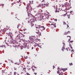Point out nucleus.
I'll list each match as a JSON object with an SVG mask.
<instances>
[{"label": "nucleus", "instance_id": "1", "mask_svg": "<svg viewBox=\"0 0 75 75\" xmlns=\"http://www.w3.org/2000/svg\"><path fill=\"white\" fill-rule=\"evenodd\" d=\"M66 70H67V68L62 69H59L58 71H57V74H61V75H63V72L66 71Z\"/></svg>", "mask_w": 75, "mask_h": 75}, {"label": "nucleus", "instance_id": "2", "mask_svg": "<svg viewBox=\"0 0 75 75\" xmlns=\"http://www.w3.org/2000/svg\"><path fill=\"white\" fill-rule=\"evenodd\" d=\"M29 39L30 40V41L31 42V43L33 42L34 41H36V40H38V41H40V40L38 39V38L35 37V38H32L31 37H29Z\"/></svg>", "mask_w": 75, "mask_h": 75}, {"label": "nucleus", "instance_id": "3", "mask_svg": "<svg viewBox=\"0 0 75 75\" xmlns=\"http://www.w3.org/2000/svg\"><path fill=\"white\" fill-rule=\"evenodd\" d=\"M41 2H43V5L45 6L46 7H48L49 6V3L48 2L45 1L44 0H40Z\"/></svg>", "mask_w": 75, "mask_h": 75}, {"label": "nucleus", "instance_id": "4", "mask_svg": "<svg viewBox=\"0 0 75 75\" xmlns=\"http://www.w3.org/2000/svg\"><path fill=\"white\" fill-rule=\"evenodd\" d=\"M26 8L27 9L26 11L28 13V16H29V14H30V13H31L30 10H32L33 9L32 8V7H29L28 6V5H27V7H26Z\"/></svg>", "mask_w": 75, "mask_h": 75}, {"label": "nucleus", "instance_id": "5", "mask_svg": "<svg viewBox=\"0 0 75 75\" xmlns=\"http://www.w3.org/2000/svg\"><path fill=\"white\" fill-rule=\"evenodd\" d=\"M24 40H25V39H19L17 40L16 41L17 43H21L22 42H23V41H24Z\"/></svg>", "mask_w": 75, "mask_h": 75}, {"label": "nucleus", "instance_id": "6", "mask_svg": "<svg viewBox=\"0 0 75 75\" xmlns=\"http://www.w3.org/2000/svg\"><path fill=\"white\" fill-rule=\"evenodd\" d=\"M38 40H36L35 41H34V43L35 44H36V45L38 46V47H41V46H40L39 45V44L38 43V41H37Z\"/></svg>", "mask_w": 75, "mask_h": 75}, {"label": "nucleus", "instance_id": "7", "mask_svg": "<svg viewBox=\"0 0 75 75\" xmlns=\"http://www.w3.org/2000/svg\"><path fill=\"white\" fill-rule=\"evenodd\" d=\"M40 18L43 20H45L46 19V16H40Z\"/></svg>", "mask_w": 75, "mask_h": 75}, {"label": "nucleus", "instance_id": "8", "mask_svg": "<svg viewBox=\"0 0 75 75\" xmlns=\"http://www.w3.org/2000/svg\"><path fill=\"white\" fill-rule=\"evenodd\" d=\"M21 70L23 71L22 72L21 74H25L26 73V71H25V68H23Z\"/></svg>", "mask_w": 75, "mask_h": 75}, {"label": "nucleus", "instance_id": "9", "mask_svg": "<svg viewBox=\"0 0 75 75\" xmlns=\"http://www.w3.org/2000/svg\"><path fill=\"white\" fill-rule=\"evenodd\" d=\"M43 6H44V5H43V4H42V5L40 4L38 6H37L36 7L37 8H38L39 7H41L42 8H44V7H43Z\"/></svg>", "mask_w": 75, "mask_h": 75}, {"label": "nucleus", "instance_id": "10", "mask_svg": "<svg viewBox=\"0 0 75 75\" xmlns=\"http://www.w3.org/2000/svg\"><path fill=\"white\" fill-rule=\"evenodd\" d=\"M53 25L52 27H53V28H54V27H56V23H52L51 25Z\"/></svg>", "mask_w": 75, "mask_h": 75}, {"label": "nucleus", "instance_id": "11", "mask_svg": "<svg viewBox=\"0 0 75 75\" xmlns=\"http://www.w3.org/2000/svg\"><path fill=\"white\" fill-rule=\"evenodd\" d=\"M17 28H18V29H20V28H21V25H20V24H19L18 25Z\"/></svg>", "mask_w": 75, "mask_h": 75}, {"label": "nucleus", "instance_id": "12", "mask_svg": "<svg viewBox=\"0 0 75 75\" xmlns=\"http://www.w3.org/2000/svg\"><path fill=\"white\" fill-rule=\"evenodd\" d=\"M66 4H65L64 5H63L62 6V7H63V8H64V10H66L67 9V7L66 6Z\"/></svg>", "mask_w": 75, "mask_h": 75}, {"label": "nucleus", "instance_id": "13", "mask_svg": "<svg viewBox=\"0 0 75 75\" xmlns=\"http://www.w3.org/2000/svg\"><path fill=\"white\" fill-rule=\"evenodd\" d=\"M67 13H67V10L63 11L62 12V14H67Z\"/></svg>", "mask_w": 75, "mask_h": 75}, {"label": "nucleus", "instance_id": "14", "mask_svg": "<svg viewBox=\"0 0 75 75\" xmlns=\"http://www.w3.org/2000/svg\"><path fill=\"white\" fill-rule=\"evenodd\" d=\"M66 7H71V4H67V5H66Z\"/></svg>", "mask_w": 75, "mask_h": 75}, {"label": "nucleus", "instance_id": "15", "mask_svg": "<svg viewBox=\"0 0 75 75\" xmlns=\"http://www.w3.org/2000/svg\"><path fill=\"white\" fill-rule=\"evenodd\" d=\"M41 29H42V30H45V28L44 27V26H43L41 27Z\"/></svg>", "mask_w": 75, "mask_h": 75}, {"label": "nucleus", "instance_id": "16", "mask_svg": "<svg viewBox=\"0 0 75 75\" xmlns=\"http://www.w3.org/2000/svg\"><path fill=\"white\" fill-rule=\"evenodd\" d=\"M21 37H22V36H20V34L17 35L16 36L17 38H21Z\"/></svg>", "mask_w": 75, "mask_h": 75}, {"label": "nucleus", "instance_id": "17", "mask_svg": "<svg viewBox=\"0 0 75 75\" xmlns=\"http://www.w3.org/2000/svg\"><path fill=\"white\" fill-rule=\"evenodd\" d=\"M23 48H26L27 47V44H24L23 45Z\"/></svg>", "mask_w": 75, "mask_h": 75}, {"label": "nucleus", "instance_id": "18", "mask_svg": "<svg viewBox=\"0 0 75 75\" xmlns=\"http://www.w3.org/2000/svg\"><path fill=\"white\" fill-rule=\"evenodd\" d=\"M36 33H38L39 34V36H40V35H41V33L40 32H36Z\"/></svg>", "mask_w": 75, "mask_h": 75}, {"label": "nucleus", "instance_id": "19", "mask_svg": "<svg viewBox=\"0 0 75 75\" xmlns=\"http://www.w3.org/2000/svg\"><path fill=\"white\" fill-rule=\"evenodd\" d=\"M66 33V34H69V33H70V32L69 31H68V32L65 31V33Z\"/></svg>", "mask_w": 75, "mask_h": 75}, {"label": "nucleus", "instance_id": "20", "mask_svg": "<svg viewBox=\"0 0 75 75\" xmlns=\"http://www.w3.org/2000/svg\"><path fill=\"white\" fill-rule=\"evenodd\" d=\"M70 15L69 14V15H67V18H70Z\"/></svg>", "mask_w": 75, "mask_h": 75}, {"label": "nucleus", "instance_id": "21", "mask_svg": "<svg viewBox=\"0 0 75 75\" xmlns=\"http://www.w3.org/2000/svg\"><path fill=\"white\" fill-rule=\"evenodd\" d=\"M14 75H19L18 73H16V72H14Z\"/></svg>", "mask_w": 75, "mask_h": 75}, {"label": "nucleus", "instance_id": "22", "mask_svg": "<svg viewBox=\"0 0 75 75\" xmlns=\"http://www.w3.org/2000/svg\"><path fill=\"white\" fill-rule=\"evenodd\" d=\"M31 27H32L33 26H34V24L32 23H31Z\"/></svg>", "mask_w": 75, "mask_h": 75}, {"label": "nucleus", "instance_id": "23", "mask_svg": "<svg viewBox=\"0 0 75 75\" xmlns=\"http://www.w3.org/2000/svg\"><path fill=\"white\" fill-rule=\"evenodd\" d=\"M65 49V47L64 46H63V47L62 48V50L63 51H64V50Z\"/></svg>", "mask_w": 75, "mask_h": 75}, {"label": "nucleus", "instance_id": "24", "mask_svg": "<svg viewBox=\"0 0 75 75\" xmlns=\"http://www.w3.org/2000/svg\"><path fill=\"white\" fill-rule=\"evenodd\" d=\"M29 3H30L31 4H33V1H32L31 2L30 1H29Z\"/></svg>", "mask_w": 75, "mask_h": 75}, {"label": "nucleus", "instance_id": "25", "mask_svg": "<svg viewBox=\"0 0 75 75\" xmlns=\"http://www.w3.org/2000/svg\"><path fill=\"white\" fill-rule=\"evenodd\" d=\"M59 10H57V9L56 10V11H55L56 13H57V12L59 13Z\"/></svg>", "mask_w": 75, "mask_h": 75}, {"label": "nucleus", "instance_id": "26", "mask_svg": "<svg viewBox=\"0 0 75 75\" xmlns=\"http://www.w3.org/2000/svg\"><path fill=\"white\" fill-rule=\"evenodd\" d=\"M0 47H2V48H3V47H5V45H2L1 46H0Z\"/></svg>", "mask_w": 75, "mask_h": 75}, {"label": "nucleus", "instance_id": "27", "mask_svg": "<svg viewBox=\"0 0 75 75\" xmlns=\"http://www.w3.org/2000/svg\"><path fill=\"white\" fill-rule=\"evenodd\" d=\"M32 70L34 71V72H36V71H37V70L35 69H33Z\"/></svg>", "mask_w": 75, "mask_h": 75}, {"label": "nucleus", "instance_id": "28", "mask_svg": "<svg viewBox=\"0 0 75 75\" xmlns=\"http://www.w3.org/2000/svg\"><path fill=\"white\" fill-rule=\"evenodd\" d=\"M70 44H72V42H74L73 41H70Z\"/></svg>", "mask_w": 75, "mask_h": 75}, {"label": "nucleus", "instance_id": "29", "mask_svg": "<svg viewBox=\"0 0 75 75\" xmlns=\"http://www.w3.org/2000/svg\"><path fill=\"white\" fill-rule=\"evenodd\" d=\"M31 21L32 22H35V20H33V19H31Z\"/></svg>", "mask_w": 75, "mask_h": 75}, {"label": "nucleus", "instance_id": "30", "mask_svg": "<svg viewBox=\"0 0 75 75\" xmlns=\"http://www.w3.org/2000/svg\"><path fill=\"white\" fill-rule=\"evenodd\" d=\"M24 58L25 59H27L28 57H27V56H24Z\"/></svg>", "mask_w": 75, "mask_h": 75}, {"label": "nucleus", "instance_id": "31", "mask_svg": "<svg viewBox=\"0 0 75 75\" xmlns=\"http://www.w3.org/2000/svg\"><path fill=\"white\" fill-rule=\"evenodd\" d=\"M38 28H41V25H38Z\"/></svg>", "mask_w": 75, "mask_h": 75}, {"label": "nucleus", "instance_id": "32", "mask_svg": "<svg viewBox=\"0 0 75 75\" xmlns=\"http://www.w3.org/2000/svg\"><path fill=\"white\" fill-rule=\"evenodd\" d=\"M69 65H70V66H71V65H73V64H72V63H71L69 64Z\"/></svg>", "mask_w": 75, "mask_h": 75}, {"label": "nucleus", "instance_id": "33", "mask_svg": "<svg viewBox=\"0 0 75 75\" xmlns=\"http://www.w3.org/2000/svg\"><path fill=\"white\" fill-rule=\"evenodd\" d=\"M63 23H64V25H67V23H66V22H63Z\"/></svg>", "mask_w": 75, "mask_h": 75}, {"label": "nucleus", "instance_id": "34", "mask_svg": "<svg viewBox=\"0 0 75 75\" xmlns=\"http://www.w3.org/2000/svg\"><path fill=\"white\" fill-rule=\"evenodd\" d=\"M39 11H39V12H42V10H41V9H40Z\"/></svg>", "mask_w": 75, "mask_h": 75}, {"label": "nucleus", "instance_id": "35", "mask_svg": "<svg viewBox=\"0 0 75 75\" xmlns=\"http://www.w3.org/2000/svg\"><path fill=\"white\" fill-rule=\"evenodd\" d=\"M67 14H64V15H63V16H66V15H67Z\"/></svg>", "mask_w": 75, "mask_h": 75}, {"label": "nucleus", "instance_id": "36", "mask_svg": "<svg viewBox=\"0 0 75 75\" xmlns=\"http://www.w3.org/2000/svg\"><path fill=\"white\" fill-rule=\"evenodd\" d=\"M70 47H71V49H72V46H71V44H70Z\"/></svg>", "mask_w": 75, "mask_h": 75}, {"label": "nucleus", "instance_id": "37", "mask_svg": "<svg viewBox=\"0 0 75 75\" xmlns=\"http://www.w3.org/2000/svg\"><path fill=\"white\" fill-rule=\"evenodd\" d=\"M14 70H17V68H16L15 67H14Z\"/></svg>", "mask_w": 75, "mask_h": 75}, {"label": "nucleus", "instance_id": "38", "mask_svg": "<svg viewBox=\"0 0 75 75\" xmlns=\"http://www.w3.org/2000/svg\"><path fill=\"white\" fill-rule=\"evenodd\" d=\"M10 37H11V38L12 39V38H13V37H12V36H11V35H10Z\"/></svg>", "mask_w": 75, "mask_h": 75}, {"label": "nucleus", "instance_id": "39", "mask_svg": "<svg viewBox=\"0 0 75 75\" xmlns=\"http://www.w3.org/2000/svg\"><path fill=\"white\" fill-rule=\"evenodd\" d=\"M67 28H69V25H67Z\"/></svg>", "mask_w": 75, "mask_h": 75}, {"label": "nucleus", "instance_id": "40", "mask_svg": "<svg viewBox=\"0 0 75 75\" xmlns=\"http://www.w3.org/2000/svg\"><path fill=\"white\" fill-rule=\"evenodd\" d=\"M2 75H6V74L4 73V74H2Z\"/></svg>", "mask_w": 75, "mask_h": 75}, {"label": "nucleus", "instance_id": "41", "mask_svg": "<svg viewBox=\"0 0 75 75\" xmlns=\"http://www.w3.org/2000/svg\"><path fill=\"white\" fill-rule=\"evenodd\" d=\"M37 31H38V32H37L38 33V32H40V31L39 30H37Z\"/></svg>", "mask_w": 75, "mask_h": 75}, {"label": "nucleus", "instance_id": "42", "mask_svg": "<svg viewBox=\"0 0 75 75\" xmlns=\"http://www.w3.org/2000/svg\"><path fill=\"white\" fill-rule=\"evenodd\" d=\"M70 37V39H71V36H67V37Z\"/></svg>", "mask_w": 75, "mask_h": 75}, {"label": "nucleus", "instance_id": "43", "mask_svg": "<svg viewBox=\"0 0 75 75\" xmlns=\"http://www.w3.org/2000/svg\"><path fill=\"white\" fill-rule=\"evenodd\" d=\"M27 29H23V30L24 31H25V30H26Z\"/></svg>", "mask_w": 75, "mask_h": 75}, {"label": "nucleus", "instance_id": "44", "mask_svg": "<svg viewBox=\"0 0 75 75\" xmlns=\"http://www.w3.org/2000/svg\"><path fill=\"white\" fill-rule=\"evenodd\" d=\"M37 73H34V74H35V75H37Z\"/></svg>", "mask_w": 75, "mask_h": 75}, {"label": "nucleus", "instance_id": "45", "mask_svg": "<svg viewBox=\"0 0 75 75\" xmlns=\"http://www.w3.org/2000/svg\"><path fill=\"white\" fill-rule=\"evenodd\" d=\"M53 69H54V68L55 67H54V66H53Z\"/></svg>", "mask_w": 75, "mask_h": 75}, {"label": "nucleus", "instance_id": "46", "mask_svg": "<svg viewBox=\"0 0 75 75\" xmlns=\"http://www.w3.org/2000/svg\"><path fill=\"white\" fill-rule=\"evenodd\" d=\"M2 7H3V6H4V4H2Z\"/></svg>", "mask_w": 75, "mask_h": 75}, {"label": "nucleus", "instance_id": "47", "mask_svg": "<svg viewBox=\"0 0 75 75\" xmlns=\"http://www.w3.org/2000/svg\"><path fill=\"white\" fill-rule=\"evenodd\" d=\"M8 62H9V61H11V60H8Z\"/></svg>", "mask_w": 75, "mask_h": 75}, {"label": "nucleus", "instance_id": "48", "mask_svg": "<svg viewBox=\"0 0 75 75\" xmlns=\"http://www.w3.org/2000/svg\"><path fill=\"white\" fill-rule=\"evenodd\" d=\"M18 3H21V2H20V1H18Z\"/></svg>", "mask_w": 75, "mask_h": 75}, {"label": "nucleus", "instance_id": "49", "mask_svg": "<svg viewBox=\"0 0 75 75\" xmlns=\"http://www.w3.org/2000/svg\"><path fill=\"white\" fill-rule=\"evenodd\" d=\"M13 4H14L13 3H12L11 4V5H12V6H13Z\"/></svg>", "mask_w": 75, "mask_h": 75}, {"label": "nucleus", "instance_id": "50", "mask_svg": "<svg viewBox=\"0 0 75 75\" xmlns=\"http://www.w3.org/2000/svg\"><path fill=\"white\" fill-rule=\"evenodd\" d=\"M74 50H71V52H74Z\"/></svg>", "mask_w": 75, "mask_h": 75}, {"label": "nucleus", "instance_id": "51", "mask_svg": "<svg viewBox=\"0 0 75 75\" xmlns=\"http://www.w3.org/2000/svg\"><path fill=\"white\" fill-rule=\"evenodd\" d=\"M36 28H38V26L36 27Z\"/></svg>", "mask_w": 75, "mask_h": 75}, {"label": "nucleus", "instance_id": "52", "mask_svg": "<svg viewBox=\"0 0 75 75\" xmlns=\"http://www.w3.org/2000/svg\"><path fill=\"white\" fill-rule=\"evenodd\" d=\"M70 13H72V11H71L70 12Z\"/></svg>", "mask_w": 75, "mask_h": 75}, {"label": "nucleus", "instance_id": "53", "mask_svg": "<svg viewBox=\"0 0 75 75\" xmlns=\"http://www.w3.org/2000/svg\"><path fill=\"white\" fill-rule=\"evenodd\" d=\"M33 49H34V47H32V50H33Z\"/></svg>", "mask_w": 75, "mask_h": 75}, {"label": "nucleus", "instance_id": "54", "mask_svg": "<svg viewBox=\"0 0 75 75\" xmlns=\"http://www.w3.org/2000/svg\"><path fill=\"white\" fill-rule=\"evenodd\" d=\"M2 71L3 72H4V70H2Z\"/></svg>", "mask_w": 75, "mask_h": 75}, {"label": "nucleus", "instance_id": "55", "mask_svg": "<svg viewBox=\"0 0 75 75\" xmlns=\"http://www.w3.org/2000/svg\"><path fill=\"white\" fill-rule=\"evenodd\" d=\"M14 64H17V63H14Z\"/></svg>", "mask_w": 75, "mask_h": 75}, {"label": "nucleus", "instance_id": "56", "mask_svg": "<svg viewBox=\"0 0 75 75\" xmlns=\"http://www.w3.org/2000/svg\"><path fill=\"white\" fill-rule=\"evenodd\" d=\"M67 51H68V49L67 48Z\"/></svg>", "mask_w": 75, "mask_h": 75}, {"label": "nucleus", "instance_id": "57", "mask_svg": "<svg viewBox=\"0 0 75 75\" xmlns=\"http://www.w3.org/2000/svg\"><path fill=\"white\" fill-rule=\"evenodd\" d=\"M55 21H57V19H56V20H55Z\"/></svg>", "mask_w": 75, "mask_h": 75}, {"label": "nucleus", "instance_id": "58", "mask_svg": "<svg viewBox=\"0 0 75 75\" xmlns=\"http://www.w3.org/2000/svg\"><path fill=\"white\" fill-rule=\"evenodd\" d=\"M40 18V17H38V18Z\"/></svg>", "mask_w": 75, "mask_h": 75}, {"label": "nucleus", "instance_id": "59", "mask_svg": "<svg viewBox=\"0 0 75 75\" xmlns=\"http://www.w3.org/2000/svg\"><path fill=\"white\" fill-rule=\"evenodd\" d=\"M71 7H71L70 8H71Z\"/></svg>", "mask_w": 75, "mask_h": 75}, {"label": "nucleus", "instance_id": "60", "mask_svg": "<svg viewBox=\"0 0 75 75\" xmlns=\"http://www.w3.org/2000/svg\"><path fill=\"white\" fill-rule=\"evenodd\" d=\"M17 64V65H19V64Z\"/></svg>", "mask_w": 75, "mask_h": 75}, {"label": "nucleus", "instance_id": "61", "mask_svg": "<svg viewBox=\"0 0 75 75\" xmlns=\"http://www.w3.org/2000/svg\"><path fill=\"white\" fill-rule=\"evenodd\" d=\"M21 4L19 5V6H21Z\"/></svg>", "mask_w": 75, "mask_h": 75}, {"label": "nucleus", "instance_id": "62", "mask_svg": "<svg viewBox=\"0 0 75 75\" xmlns=\"http://www.w3.org/2000/svg\"><path fill=\"white\" fill-rule=\"evenodd\" d=\"M62 1H64V0H62Z\"/></svg>", "mask_w": 75, "mask_h": 75}, {"label": "nucleus", "instance_id": "63", "mask_svg": "<svg viewBox=\"0 0 75 75\" xmlns=\"http://www.w3.org/2000/svg\"><path fill=\"white\" fill-rule=\"evenodd\" d=\"M53 7H55V6H54Z\"/></svg>", "mask_w": 75, "mask_h": 75}, {"label": "nucleus", "instance_id": "64", "mask_svg": "<svg viewBox=\"0 0 75 75\" xmlns=\"http://www.w3.org/2000/svg\"><path fill=\"white\" fill-rule=\"evenodd\" d=\"M6 39L7 38V37H6Z\"/></svg>", "mask_w": 75, "mask_h": 75}]
</instances>
